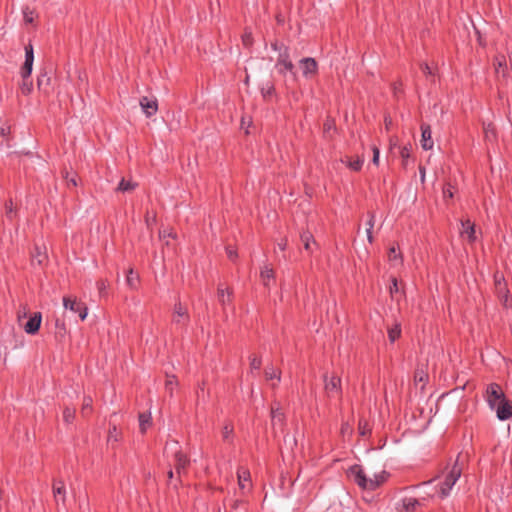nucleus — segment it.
<instances>
[{
    "label": "nucleus",
    "instance_id": "8fccbe9b",
    "mask_svg": "<svg viewBox=\"0 0 512 512\" xmlns=\"http://www.w3.org/2000/svg\"><path fill=\"white\" fill-rule=\"evenodd\" d=\"M8 132H9V127H8V126H2V127H0V138H2V139H1V144H3V143H4V141H5V137H6V135L8 134Z\"/></svg>",
    "mask_w": 512,
    "mask_h": 512
},
{
    "label": "nucleus",
    "instance_id": "473e14b6",
    "mask_svg": "<svg viewBox=\"0 0 512 512\" xmlns=\"http://www.w3.org/2000/svg\"><path fill=\"white\" fill-rule=\"evenodd\" d=\"M24 22L26 24H32L34 22L35 13L29 7L23 9Z\"/></svg>",
    "mask_w": 512,
    "mask_h": 512
},
{
    "label": "nucleus",
    "instance_id": "2eb2a0df",
    "mask_svg": "<svg viewBox=\"0 0 512 512\" xmlns=\"http://www.w3.org/2000/svg\"><path fill=\"white\" fill-rule=\"evenodd\" d=\"M387 258L392 266H397L399 264H402L403 262L402 253L396 246H392L389 248Z\"/></svg>",
    "mask_w": 512,
    "mask_h": 512
},
{
    "label": "nucleus",
    "instance_id": "c85d7f7f",
    "mask_svg": "<svg viewBox=\"0 0 512 512\" xmlns=\"http://www.w3.org/2000/svg\"><path fill=\"white\" fill-rule=\"evenodd\" d=\"M387 331L391 342H394L400 336L401 333V329L398 324H394L391 327H388Z\"/></svg>",
    "mask_w": 512,
    "mask_h": 512
},
{
    "label": "nucleus",
    "instance_id": "aec40b11",
    "mask_svg": "<svg viewBox=\"0 0 512 512\" xmlns=\"http://www.w3.org/2000/svg\"><path fill=\"white\" fill-rule=\"evenodd\" d=\"M342 162L345 163L351 170L359 171L362 168L364 159L357 157L355 160H352L349 157H345L342 159Z\"/></svg>",
    "mask_w": 512,
    "mask_h": 512
},
{
    "label": "nucleus",
    "instance_id": "9d476101",
    "mask_svg": "<svg viewBox=\"0 0 512 512\" xmlns=\"http://www.w3.org/2000/svg\"><path fill=\"white\" fill-rule=\"evenodd\" d=\"M421 146L424 150H430L433 148V140H432V133L431 128L429 125L422 124L421 125Z\"/></svg>",
    "mask_w": 512,
    "mask_h": 512
},
{
    "label": "nucleus",
    "instance_id": "4be33fe9",
    "mask_svg": "<svg viewBox=\"0 0 512 512\" xmlns=\"http://www.w3.org/2000/svg\"><path fill=\"white\" fill-rule=\"evenodd\" d=\"M271 419H272L273 426H276L278 424L281 425L283 423V421H284V414L280 410L279 407H276V406H272L271 407Z\"/></svg>",
    "mask_w": 512,
    "mask_h": 512
},
{
    "label": "nucleus",
    "instance_id": "e2e57ef3",
    "mask_svg": "<svg viewBox=\"0 0 512 512\" xmlns=\"http://www.w3.org/2000/svg\"><path fill=\"white\" fill-rule=\"evenodd\" d=\"M227 255L230 259H233L236 256V252L231 248H227Z\"/></svg>",
    "mask_w": 512,
    "mask_h": 512
},
{
    "label": "nucleus",
    "instance_id": "ea45409f",
    "mask_svg": "<svg viewBox=\"0 0 512 512\" xmlns=\"http://www.w3.org/2000/svg\"><path fill=\"white\" fill-rule=\"evenodd\" d=\"M25 60L34 61L33 47L31 44L25 47Z\"/></svg>",
    "mask_w": 512,
    "mask_h": 512
},
{
    "label": "nucleus",
    "instance_id": "a19ab883",
    "mask_svg": "<svg viewBox=\"0 0 512 512\" xmlns=\"http://www.w3.org/2000/svg\"><path fill=\"white\" fill-rule=\"evenodd\" d=\"M5 210H6V216L9 218V219H12L13 217V214H14V205L12 203V201H9L8 203H6V206H5Z\"/></svg>",
    "mask_w": 512,
    "mask_h": 512
},
{
    "label": "nucleus",
    "instance_id": "6ab92c4d",
    "mask_svg": "<svg viewBox=\"0 0 512 512\" xmlns=\"http://www.w3.org/2000/svg\"><path fill=\"white\" fill-rule=\"evenodd\" d=\"M232 297V290L228 286L219 285L218 287V300L225 304L226 302H230Z\"/></svg>",
    "mask_w": 512,
    "mask_h": 512
},
{
    "label": "nucleus",
    "instance_id": "72a5a7b5",
    "mask_svg": "<svg viewBox=\"0 0 512 512\" xmlns=\"http://www.w3.org/2000/svg\"><path fill=\"white\" fill-rule=\"evenodd\" d=\"M233 434V426L231 424H225L222 428V438L224 441H229Z\"/></svg>",
    "mask_w": 512,
    "mask_h": 512
},
{
    "label": "nucleus",
    "instance_id": "0e129e2a",
    "mask_svg": "<svg viewBox=\"0 0 512 512\" xmlns=\"http://www.w3.org/2000/svg\"><path fill=\"white\" fill-rule=\"evenodd\" d=\"M419 171H420V179H421L422 182H424L425 181V168L424 167H420Z\"/></svg>",
    "mask_w": 512,
    "mask_h": 512
},
{
    "label": "nucleus",
    "instance_id": "bf43d9fd",
    "mask_svg": "<svg viewBox=\"0 0 512 512\" xmlns=\"http://www.w3.org/2000/svg\"><path fill=\"white\" fill-rule=\"evenodd\" d=\"M333 128V123L331 121H327L324 124V131L328 133Z\"/></svg>",
    "mask_w": 512,
    "mask_h": 512
},
{
    "label": "nucleus",
    "instance_id": "c9c22d12",
    "mask_svg": "<svg viewBox=\"0 0 512 512\" xmlns=\"http://www.w3.org/2000/svg\"><path fill=\"white\" fill-rule=\"evenodd\" d=\"M75 416V410L71 408H65L63 412V418L65 422L71 423Z\"/></svg>",
    "mask_w": 512,
    "mask_h": 512
},
{
    "label": "nucleus",
    "instance_id": "b1692460",
    "mask_svg": "<svg viewBox=\"0 0 512 512\" xmlns=\"http://www.w3.org/2000/svg\"><path fill=\"white\" fill-rule=\"evenodd\" d=\"M137 187V183L131 180L122 179L118 184L117 190L121 192H131Z\"/></svg>",
    "mask_w": 512,
    "mask_h": 512
},
{
    "label": "nucleus",
    "instance_id": "7ed1b4c3",
    "mask_svg": "<svg viewBox=\"0 0 512 512\" xmlns=\"http://www.w3.org/2000/svg\"><path fill=\"white\" fill-rule=\"evenodd\" d=\"M461 476V468L455 464L450 472L447 474L445 481L440 487V495L441 497H447L449 495V492L453 485L456 483V481Z\"/></svg>",
    "mask_w": 512,
    "mask_h": 512
},
{
    "label": "nucleus",
    "instance_id": "c03bdc74",
    "mask_svg": "<svg viewBox=\"0 0 512 512\" xmlns=\"http://www.w3.org/2000/svg\"><path fill=\"white\" fill-rule=\"evenodd\" d=\"M250 366H251V370H259L260 369V366H261V360L260 358L254 356L252 359H251V363H250Z\"/></svg>",
    "mask_w": 512,
    "mask_h": 512
},
{
    "label": "nucleus",
    "instance_id": "3c124183",
    "mask_svg": "<svg viewBox=\"0 0 512 512\" xmlns=\"http://www.w3.org/2000/svg\"><path fill=\"white\" fill-rule=\"evenodd\" d=\"M443 196H444V199H448V198H452L453 197V191H452L451 187L444 188Z\"/></svg>",
    "mask_w": 512,
    "mask_h": 512
},
{
    "label": "nucleus",
    "instance_id": "e433bc0d",
    "mask_svg": "<svg viewBox=\"0 0 512 512\" xmlns=\"http://www.w3.org/2000/svg\"><path fill=\"white\" fill-rule=\"evenodd\" d=\"M400 156L402 158L403 166L405 167L407 165V160L410 157V150L408 146H403L400 148Z\"/></svg>",
    "mask_w": 512,
    "mask_h": 512
},
{
    "label": "nucleus",
    "instance_id": "c756f323",
    "mask_svg": "<svg viewBox=\"0 0 512 512\" xmlns=\"http://www.w3.org/2000/svg\"><path fill=\"white\" fill-rule=\"evenodd\" d=\"M374 224H375V215L374 214H369V219L366 223L367 225V229H366V233H367V239L370 243L373 242V236H372V229L374 227Z\"/></svg>",
    "mask_w": 512,
    "mask_h": 512
},
{
    "label": "nucleus",
    "instance_id": "7c9ffc66",
    "mask_svg": "<svg viewBox=\"0 0 512 512\" xmlns=\"http://www.w3.org/2000/svg\"><path fill=\"white\" fill-rule=\"evenodd\" d=\"M41 322H25L23 329L28 334H35L40 329Z\"/></svg>",
    "mask_w": 512,
    "mask_h": 512
},
{
    "label": "nucleus",
    "instance_id": "412c9836",
    "mask_svg": "<svg viewBox=\"0 0 512 512\" xmlns=\"http://www.w3.org/2000/svg\"><path fill=\"white\" fill-rule=\"evenodd\" d=\"M392 299L399 301L403 295L402 288L396 278L392 279V284L389 288Z\"/></svg>",
    "mask_w": 512,
    "mask_h": 512
},
{
    "label": "nucleus",
    "instance_id": "864d4df0",
    "mask_svg": "<svg viewBox=\"0 0 512 512\" xmlns=\"http://www.w3.org/2000/svg\"><path fill=\"white\" fill-rule=\"evenodd\" d=\"M505 400H506V398H505V397L501 398V400L496 401L494 405H490V408H491L492 410H495V411L497 412L498 407H501V404H502Z\"/></svg>",
    "mask_w": 512,
    "mask_h": 512
},
{
    "label": "nucleus",
    "instance_id": "4468645a",
    "mask_svg": "<svg viewBox=\"0 0 512 512\" xmlns=\"http://www.w3.org/2000/svg\"><path fill=\"white\" fill-rule=\"evenodd\" d=\"M47 261V252L45 247L35 246L32 252V263L42 266Z\"/></svg>",
    "mask_w": 512,
    "mask_h": 512
},
{
    "label": "nucleus",
    "instance_id": "0eeeda50",
    "mask_svg": "<svg viewBox=\"0 0 512 512\" xmlns=\"http://www.w3.org/2000/svg\"><path fill=\"white\" fill-rule=\"evenodd\" d=\"M276 67L278 68V71L281 74H284L286 71H289L293 75H295L293 72L294 65L289 58V54H288L286 48L284 49V51L282 53L279 54V57H278V60L276 63Z\"/></svg>",
    "mask_w": 512,
    "mask_h": 512
},
{
    "label": "nucleus",
    "instance_id": "052dcab7",
    "mask_svg": "<svg viewBox=\"0 0 512 512\" xmlns=\"http://www.w3.org/2000/svg\"><path fill=\"white\" fill-rule=\"evenodd\" d=\"M285 442L289 444L291 448L297 443L294 437H291L289 439L285 438Z\"/></svg>",
    "mask_w": 512,
    "mask_h": 512
},
{
    "label": "nucleus",
    "instance_id": "1a4fd4ad",
    "mask_svg": "<svg viewBox=\"0 0 512 512\" xmlns=\"http://www.w3.org/2000/svg\"><path fill=\"white\" fill-rule=\"evenodd\" d=\"M139 104L147 117H151L156 114L158 110V103L155 98L142 97Z\"/></svg>",
    "mask_w": 512,
    "mask_h": 512
},
{
    "label": "nucleus",
    "instance_id": "5fc2aeb1",
    "mask_svg": "<svg viewBox=\"0 0 512 512\" xmlns=\"http://www.w3.org/2000/svg\"><path fill=\"white\" fill-rule=\"evenodd\" d=\"M425 378H426V374L423 371L417 372L416 375H415V380L419 381V382L424 381Z\"/></svg>",
    "mask_w": 512,
    "mask_h": 512
},
{
    "label": "nucleus",
    "instance_id": "20e7f679",
    "mask_svg": "<svg viewBox=\"0 0 512 512\" xmlns=\"http://www.w3.org/2000/svg\"><path fill=\"white\" fill-rule=\"evenodd\" d=\"M63 303L65 309H69L71 312L75 313L74 316L79 317L81 320H84L87 317L88 309L84 303L70 298H64Z\"/></svg>",
    "mask_w": 512,
    "mask_h": 512
},
{
    "label": "nucleus",
    "instance_id": "69168bd1",
    "mask_svg": "<svg viewBox=\"0 0 512 512\" xmlns=\"http://www.w3.org/2000/svg\"><path fill=\"white\" fill-rule=\"evenodd\" d=\"M391 125H392V119L390 117H386L385 118L386 129H389Z\"/></svg>",
    "mask_w": 512,
    "mask_h": 512
},
{
    "label": "nucleus",
    "instance_id": "f8f14e48",
    "mask_svg": "<svg viewBox=\"0 0 512 512\" xmlns=\"http://www.w3.org/2000/svg\"><path fill=\"white\" fill-rule=\"evenodd\" d=\"M324 382L325 391L329 396L334 393H340L341 379L339 377L333 376L328 380L327 376H324Z\"/></svg>",
    "mask_w": 512,
    "mask_h": 512
},
{
    "label": "nucleus",
    "instance_id": "79ce46f5",
    "mask_svg": "<svg viewBox=\"0 0 512 512\" xmlns=\"http://www.w3.org/2000/svg\"><path fill=\"white\" fill-rule=\"evenodd\" d=\"M160 239L162 240H165L166 238H172L174 239L175 238V233L172 231V230H163V231H160Z\"/></svg>",
    "mask_w": 512,
    "mask_h": 512
},
{
    "label": "nucleus",
    "instance_id": "bb28decb",
    "mask_svg": "<svg viewBox=\"0 0 512 512\" xmlns=\"http://www.w3.org/2000/svg\"><path fill=\"white\" fill-rule=\"evenodd\" d=\"M139 282L138 275L134 274L133 269L128 270V274L126 277V284L130 289H136L137 283Z\"/></svg>",
    "mask_w": 512,
    "mask_h": 512
},
{
    "label": "nucleus",
    "instance_id": "2f4dec72",
    "mask_svg": "<svg viewBox=\"0 0 512 512\" xmlns=\"http://www.w3.org/2000/svg\"><path fill=\"white\" fill-rule=\"evenodd\" d=\"M33 67V61L25 60L24 65L21 69L22 78L27 79L30 77Z\"/></svg>",
    "mask_w": 512,
    "mask_h": 512
},
{
    "label": "nucleus",
    "instance_id": "a878e982",
    "mask_svg": "<svg viewBox=\"0 0 512 512\" xmlns=\"http://www.w3.org/2000/svg\"><path fill=\"white\" fill-rule=\"evenodd\" d=\"M151 424V415L148 413H141L139 415V426H140V431L142 433H145L147 428L150 426Z\"/></svg>",
    "mask_w": 512,
    "mask_h": 512
},
{
    "label": "nucleus",
    "instance_id": "13d9d810",
    "mask_svg": "<svg viewBox=\"0 0 512 512\" xmlns=\"http://www.w3.org/2000/svg\"><path fill=\"white\" fill-rule=\"evenodd\" d=\"M29 320H42V314L40 312H35L29 317Z\"/></svg>",
    "mask_w": 512,
    "mask_h": 512
},
{
    "label": "nucleus",
    "instance_id": "4d7b16f0",
    "mask_svg": "<svg viewBox=\"0 0 512 512\" xmlns=\"http://www.w3.org/2000/svg\"><path fill=\"white\" fill-rule=\"evenodd\" d=\"M389 145H390V149H393L394 147H396L398 145V140L397 138L395 137H391L389 139Z\"/></svg>",
    "mask_w": 512,
    "mask_h": 512
},
{
    "label": "nucleus",
    "instance_id": "cd10ccee",
    "mask_svg": "<svg viewBox=\"0 0 512 512\" xmlns=\"http://www.w3.org/2000/svg\"><path fill=\"white\" fill-rule=\"evenodd\" d=\"M418 504L419 502L415 498H405L402 501L403 509L406 512L414 511Z\"/></svg>",
    "mask_w": 512,
    "mask_h": 512
},
{
    "label": "nucleus",
    "instance_id": "5701e85b",
    "mask_svg": "<svg viewBox=\"0 0 512 512\" xmlns=\"http://www.w3.org/2000/svg\"><path fill=\"white\" fill-rule=\"evenodd\" d=\"M238 483L241 489L246 488V483L250 481V472L245 468H240L237 473Z\"/></svg>",
    "mask_w": 512,
    "mask_h": 512
},
{
    "label": "nucleus",
    "instance_id": "774afa93",
    "mask_svg": "<svg viewBox=\"0 0 512 512\" xmlns=\"http://www.w3.org/2000/svg\"><path fill=\"white\" fill-rule=\"evenodd\" d=\"M198 398L204 397V387L201 386L199 391L197 392Z\"/></svg>",
    "mask_w": 512,
    "mask_h": 512
},
{
    "label": "nucleus",
    "instance_id": "58836bf2",
    "mask_svg": "<svg viewBox=\"0 0 512 512\" xmlns=\"http://www.w3.org/2000/svg\"><path fill=\"white\" fill-rule=\"evenodd\" d=\"M505 66H506V60H505L504 56L496 59V62H495L496 73H499L500 69H502L504 71Z\"/></svg>",
    "mask_w": 512,
    "mask_h": 512
},
{
    "label": "nucleus",
    "instance_id": "6e6d98bb",
    "mask_svg": "<svg viewBox=\"0 0 512 512\" xmlns=\"http://www.w3.org/2000/svg\"><path fill=\"white\" fill-rule=\"evenodd\" d=\"M176 312H177L178 317L187 316V310L185 308L179 307Z\"/></svg>",
    "mask_w": 512,
    "mask_h": 512
},
{
    "label": "nucleus",
    "instance_id": "39448f33",
    "mask_svg": "<svg viewBox=\"0 0 512 512\" xmlns=\"http://www.w3.org/2000/svg\"><path fill=\"white\" fill-rule=\"evenodd\" d=\"M494 284L495 292L499 300L503 303V305L507 306L509 300V290L507 289V284L504 280V277L502 275L495 274Z\"/></svg>",
    "mask_w": 512,
    "mask_h": 512
},
{
    "label": "nucleus",
    "instance_id": "603ef678",
    "mask_svg": "<svg viewBox=\"0 0 512 512\" xmlns=\"http://www.w3.org/2000/svg\"><path fill=\"white\" fill-rule=\"evenodd\" d=\"M505 400H506V398H505V397L501 398V400L496 401L494 405H490V408H491L492 410H495V411L497 412L498 407H501V404H502Z\"/></svg>",
    "mask_w": 512,
    "mask_h": 512
},
{
    "label": "nucleus",
    "instance_id": "09e8293b",
    "mask_svg": "<svg viewBox=\"0 0 512 512\" xmlns=\"http://www.w3.org/2000/svg\"><path fill=\"white\" fill-rule=\"evenodd\" d=\"M177 383V380L174 376H167V379H166V388L167 389H171L173 385H175Z\"/></svg>",
    "mask_w": 512,
    "mask_h": 512
},
{
    "label": "nucleus",
    "instance_id": "a211bd4d",
    "mask_svg": "<svg viewBox=\"0 0 512 512\" xmlns=\"http://www.w3.org/2000/svg\"><path fill=\"white\" fill-rule=\"evenodd\" d=\"M260 277L264 286L269 287L270 281L274 279V270L269 265H265L261 268Z\"/></svg>",
    "mask_w": 512,
    "mask_h": 512
},
{
    "label": "nucleus",
    "instance_id": "ddd939ff",
    "mask_svg": "<svg viewBox=\"0 0 512 512\" xmlns=\"http://www.w3.org/2000/svg\"><path fill=\"white\" fill-rule=\"evenodd\" d=\"M53 495L57 503L59 501H61L62 504L65 503L66 489L62 480H57L53 483Z\"/></svg>",
    "mask_w": 512,
    "mask_h": 512
},
{
    "label": "nucleus",
    "instance_id": "de8ad7c7",
    "mask_svg": "<svg viewBox=\"0 0 512 512\" xmlns=\"http://www.w3.org/2000/svg\"><path fill=\"white\" fill-rule=\"evenodd\" d=\"M369 431L368 424L365 421L359 422V432L362 436L366 435Z\"/></svg>",
    "mask_w": 512,
    "mask_h": 512
},
{
    "label": "nucleus",
    "instance_id": "680f3d73",
    "mask_svg": "<svg viewBox=\"0 0 512 512\" xmlns=\"http://www.w3.org/2000/svg\"><path fill=\"white\" fill-rule=\"evenodd\" d=\"M485 135H486V138H490V137H493L494 136V131L493 129H490L489 127L485 129Z\"/></svg>",
    "mask_w": 512,
    "mask_h": 512
},
{
    "label": "nucleus",
    "instance_id": "393cba45",
    "mask_svg": "<svg viewBox=\"0 0 512 512\" xmlns=\"http://www.w3.org/2000/svg\"><path fill=\"white\" fill-rule=\"evenodd\" d=\"M265 378L268 381L276 380L277 382L281 379V372L278 369H275L274 367H267L265 369Z\"/></svg>",
    "mask_w": 512,
    "mask_h": 512
},
{
    "label": "nucleus",
    "instance_id": "49530a36",
    "mask_svg": "<svg viewBox=\"0 0 512 512\" xmlns=\"http://www.w3.org/2000/svg\"><path fill=\"white\" fill-rule=\"evenodd\" d=\"M372 151H373L372 162H373V164L378 165L379 164L380 151H379L377 146H373L372 147Z\"/></svg>",
    "mask_w": 512,
    "mask_h": 512
},
{
    "label": "nucleus",
    "instance_id": "f704fd0d",
    "mask_svg": "<svg viewBox=\"0 0 512 512\" xmlns=\"http://www.w3.org/2000/svg\"><path fill=\"white\" fill-rule=\"evenodd\" d=\"M120 438V432L117 430L116 426H113L109 429L108 432V441L109 442H117Z\"/></svg>",
    "mask_w": 512,
    "mask_h": 512
},
{
    "label": "nucleus",
    "instance_id": "9b49d317",
    "mask_svg": "<svg viewBox=\"0 0 512 512\" xmlns=\"http://www.w3.org/2000/svg\"><path fill=\"white\" fill-rule=\"evenodd\" d=\"M461 226V236L470 242H474L476 240V231L475 226L471 223V221L469 219L462 221Z\"/></svg>",
    "mask_w": 512,
    "mask_h": 512
},
{
    "label": "nucleus",
    "instance_id": "dca6fc26",
    "mask_svg": "<svg viewBox=\"0 0 512 512\" xmlns=\"http://www.w3.org/2000/svg\"><path fill=\"white\" fill-rule=\"evenodd\" d=\"M497 417L499 420H507L510 417H512V404L506 399L502 404L501 407H498L497 409Z\"/></svg>",
    "mask_w": 512,
    "mask_h": 512
},
{
    "label": "nucleus",
    "instance_id": "338daca9",
    "mask_svg": "<svg viewBox=\"0 0 512 512\" xmlns=\"http://www.w3.org/2000/svg\"><path fill=\"white\" fill-rule=\"evenodd\" d=\"M67 182H68L69 185H73V186L77 185V181H76L75 177L67 179Z\"/></svg>",
    "mask_w": 512,
    "mask_h": 512
},
{
    "label": "nucleus",
    "instance_id": "4c0bfd02",
    "mask_svg": "<svg viewBox=\"0 0 512 512\" xmlns=\"http://www.w3.org/2000/svg\"><path fill=\"white\" fill-rule=\"evenodd\" d=\"M21 90L24 94H29L32 91V81L29 78H22Z\"/></svg>",
    "mask_w": 512,
    "mask_h": 512
},
{
    "label": "nucleus",
    "instance_id": "f03ea898",
    "mask_svg": "<svg viewBox=\"0 0 512 512\" xmlns=\"http://www.w3.org/2000/svg\"><path fill=\"white\" fill-rule=\"evenodd\" d=\"M166 454H172L174 461H175V469L179 476H181L186 471V467L189 464V459L185 454H183L178 449V443L176 441H173L171 443H168L165 447Z\"/></svg>",
    "mask_w": 512,
    "mask_h": 512
},
{
    "label": "nucleus",
    "instance_id": "a18cd8bd",
    "mask_svg": "<svg viewBox=\"0 0 512 512\" xmlns=\"http://www.w3.org/2000/svg\"><path fill=\"white\" fill-rule=\"evenodd\" d=\"M91 406H92V399L85 398L84 402H83L82 413L85 415L87 413V411L91 409Z\"/></svg>",
    "mask_w": 512,
    "mask_h": 512
},
{
    "label": "nucleus",
    "instance_id": "f3484780",
    "mask_svg": "<svg viewBox=\"0 0 512 512\" xmlns=\"http://www.w3.org/2000/svg\"><path fill=\"white\" fill-rule=\"evenodd\" d=\"M301 242L303 243V246L306 251L312 252L313 247H317V243L314 240L313 235L309 231H304L300 235Z\"/></svg>",
    "mask_w": 512,
    "mask_h": 512
},
{
    "label": "nucleus",
    "instance_id": "423d86ee",
    "mask_svg": "<svg viewBox=\"0 0 512 512\" xmlns=\"http://www.w3.org/2000/svg\"><path fill=\"white\" fill-rule=\"evenodd\" d=\"M299 66L302 69L303 76L306 78H311L317 73L318 66L314 58L307 57L301 59Z\"/></svg>",
    "mask_w": 512,
    "mask_h": 512
},
{
    "label": "nucleus",
    "instance_id": "37998d69",
    "mask_svg": "<svg viewBox=\"0 0 512 512\" xmlns=\"http://www.w3.org/2000/svg\"><path fill=\"white\" fill-rule=\"evenodd\" d=\"M243 45L249 47L252 44V36L250 32H245L242 36Z\"/></svg>",
    "mask_w": 512,
    "mask_h": 512
},
{
    "label": "nucleus",
    "instance_id": "6e6552de",
    "mask_svg": "<svg viewBox=\"0 0 512 512\" xmlns=\"http://www.w3.org/2000/svg\"><path fill=\"white\" fill-rule=\"evenodd\" d=\"M505 397L504 392L498 384L492 383L487 387L486 400L490 405H494L496 401Z\"/></svg>",
    "mask_w": 512,
    "mask_h": 512
},
{
    "label": "nucleus",
    "instance_id": "f257e3e1",
    "mask_svg": "<svg viewBox=\"0 0 512 512\" xmlns=\"http://www.w3.org/2000/svg\"><path fill=\"white\" fill-rule=\"evenodd\" d=\"M347 473L349 478L362 489L374 490L385 481L384 471L369 473L359 465L352 466Z\"/></svg>",
    "mask_w": 512,
    "mask_h": 512
}]
</instances>
